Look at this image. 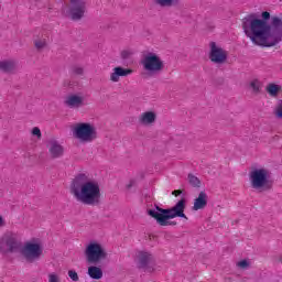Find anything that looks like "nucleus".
<instances>
[{
    "mask_svg": "<svg viewBox=\"0 0 282 282\" xmlns=\"http://www.w3.org/2000/svg\"><path fill=\"white\" fill-rule=\"evenodd\" d=\"M242 30L253 45L274 47L282 41V18L269 11H263L261 17L250 13L242 19Z\"/></svg>",
    "mask_w": 282,
    "mask_h": 282,
    "instance_id": "1",
    "label": "nucleus"
},
{
    "mask_svg": "<svg viewBox=\"0 0 282 282\" xmlns=\"http://www.w3.org/2000/svg\"><path fill=\"white\" fill-rule=\"evenodd\" d=\"M70 193L86 206H98L100 204V184L90 181L87 174L79 173L70 183Z\"/></svg>",
    "mask_w": 282,
    "mask_h": 282,
    "instance_id": "2",
    "label": "nucleus"
},
{
    "mask_svg": "<svg viewBox=\"0 0 282 282\" xmlns=\"http://www.w3.org/2000/svg\"><path fill=\"white\" fill-rule=\"evenodd\" d=\"M186 210V198L182 197L173 207L162 208L160 205H154V208L148 209L149 217L155 219L159 226H177V221L171 220L180 217L188 220L184 212Z\"/></svg>",
    "mask_w": 282,
    "mask_h": 282,
    "instance_id": "3",
    "label": "nucleus"
},
{
    "mask_svg": "<svg viewBox=\"0 0 282 282\" xmlns=\"http://www.w3.org/2000/svg\"><path fill=\"white\" fill-rule=\"evenodd\" d=\"M249 180L251 187L260 193L263 191H270L272 188V181L270 180V171L263 167H254L249 173Z\"/></svg>",
    "mask_w": 282,
    "mask_h": 282,
    "instance_id": "4",
    "label": "nucleus"
},
{
    "mask_svg": "<svg viewBox=\"0 0 282 282\" xmlns=\"http://www.w3.org/2000/svg\"><path fill=\"white\" fill-rule=\"evenodd\" d=\"M21 254L25 259L26 263H34L40 261L43 256V243L36 238L26 241L21 249Z\"/></svg>",
    "mask_w": 282,
    "mask_h": 282,
    "instance_id": "5",
    "label": "nucleus"
},
{
    "mask_svg": "<svg viewBox=\"0 0 282 282\" xmlns=\"http://www.w3.org/2000/svg\"><path fill=\"white\" fill-rule=\"evenodd\" d=\"M74 138L79 142H94L98 138V131L89 122H79L73 127Z\"/></svg>",
    "mask_w": 282,
    "mask_h": 282,
    "instance_id": "6",
    "label": "nucleus"
},
{
    "mask_svg": "<svg viewBox=\"0 0 282 282\" xmlns=\"http://www.w3.org/2000/svg\"><path fill=\"white\" fill-rule=\"evenodd\" d=\"M85 256L87 263L91 265H98L102 260L107 259V251L102 248V245L91 241L85 249Z\"/></svg>",
    "mask_w": 282,
    "mask_h": 282,
    "instance_id": "7",
    "label": "nucleus"
},
{
    "mask_svg": "<svg viewBox=\"0 0 282 282\" xmlns=\"http://www.w3.org/2000/svg\"><path fill=\"white\" fill-rule=\"evenodd\" d=\"M142 65L149 76H158L164 72V62L155 53H148L142 59Z\"/></svg>",
    "mask_w": 282,
    "mask_h": 282,
    "instance_id": "8",
    "label": "nucleus"
},
{
    "mask_svg": "<svg viewBox=\"0 0 282 282\" xmlns=\"http://www.w3.org/2000/svg\"><path fill=\"white\" fill-rule=\"evenodd\" d=\"M21 248V242L17 235L14 234H6L0 238V252L2 254H10L12 252H17Z\"/></svg>",
    "mask_w": 282,
    "mask_h": 282,
    "instance_id": "9",
    "label": "nucleus"
},
{
    "mask_svg": "<svg viewBox=\"0 0 282 282\" xmlns=\"http://www.w3.org/2000/svg\"><path fill=\"white\" fill-rule=\"evenodd\" d=\"M87 10L86 0H70V7L68 9V14L72 21H80L85 17V11Z\"/></svg>",
    "mask_w": 282,
    "mask_h": 282,
    "instance_id": "10",
    "label": "nucleus"
},
{
    "mask_svg": "<svg viewBox=\"0 0 282 282\" xmlns=\"http://www.w3.org/2000/svg\"><path fill=\"white\" fill-rule=\"evenodd\" d=\"M209 61H212V63H215L216 65H224V63L228 61V53L224 48L217 46L216 42H210Z\"/></svg>",
    "mask_w": 282,
    "mask_h": 282,
    "instance_id": "11",
    "label": "nucleus"
},
{
    "mask_svg": "<svg viewBox=\"0 0 282 282\" xmlns=\"http://www.w3.org/2000/svg\"><path fill=\"white\" fill-rule=\"evenodd\" d=\"M138 265L137 268L139 270H145L148 272H153V268H151V264L155 263V257L152 256L149 251H139L138 254Z\"/></svg>",
    "mask_w": 282,
    "mask_h": 282,
    "instance_id": "12",
    "label": "nucleus"
},
{
    "mask_svg": "<svg viewBox=\"0 0 282 282\" xmlns=\"http://www.w3.org/2000/svg\"><path fill=\"white\" fill-rule=\"evenodd\" d=\"M47 149H48V153H51L52 160L63 158L65 153V148H63V145H61V143H58L56 139H52L48 141Z\"/></svg>",
    "mask_w": 282,
    "mask_h": 282,
    "instance_id": "13",
    "label": "nucleus"
},
{
    "mask_svg": "<svg viewBox=\"0 0 282 282\" xmlns=\"http://www.w3.org/2000/svg\"><path fill=\"white\" fill-rule=\"evenodd\" d=\"M129 74H133V69L117 66L113 68V73H111L110 75V80L112 83H118L120 80V76L124 77V76H129Z\"/></svg>",
    "mask_w": 282,
    "mask_h": 282,
    "instance_id": "14",
    "label": "nucleus"
},
{
    "mask_svg": "<svg viewBox=\"0 0 282 282\" xmlns=\"http://www.w3.org/2000/svg\"><path fill=\"white\" fill-rule=\"evenodd\" d=\"M208 206V195L205 191L198 194V197L194 199L193 210H204V207Z\"/></svg>",
    "mask_w": 282,
    "mask_h": 282,
    "instance_id": "15",
    "label": "nucleus"
},
{
    "mask_svg": "<svg viewBox=\"0 0 282 282\" xmlns=\"http://www.w3.org/2000/svg\"><path fill=\"white\" fill-rule=\"evenodd\" d=\"M158 120V115L154 111L143 112L139 119L141 124H153Z\"/></svg>",
    "mask_w": 282,
    "mask_h": 282,
    "instance_id": "16",
    "label": "nucleus"
},
{
    "mask_svg": "<svg viewBox=\"0 0 282 282\" xmlns=\"http://www.w3.org/2000/svg\"><path fill=\"white\" fill-rule=\"evenodd\" d=\"M87 274L88 276H90V279H94L95 281H100V279L102 278V269L100 267L90 265L88 267Z\"/></svg>",
    "mask_w": 282,
    "mask_h": 282,
    "instance_id": "17",
    "label": "nucleus"
},
{
    "mask_svg": "<svg viewBox=\"0 0 282 282\" xmlns=\"http://www.w3.org/2000/svg\"><path fill=\"white\" fill-rule=\"evenodd\" d=\"M17 68V63L13 61H0V70L4 74H10Z\"/></svg>",
    "mask_w": 282,
    "mask_h": 282,
    "instance_id": "18",
    "label": "nucleus"
},
{
    "mask_svg": "<svg viewBox=\"0 0 282 282\" xmlns=\"http://www.w3.org/2000/svg\"><path fill=\"white\" fill-rule=\"evenodd\" d=\"M65 105H67V107H70V108L80 107V105H83V97L78 95H70L65 101Z\"/></svg>",
    "mask_w": 282,
    "mask_h": 282,
    "instance_id": "19",
    "label": "nucleus"
},
{
    "mask_svg": "<svg viewBox=\"0 0 282 282\" xmlns=\"http://www.w3.org/2000/svg\"><path fill=\"white\" fill-rule=\"evenodd\" d=\"M265 89L269 96H272V98H276V96H279V93L282 90V87L281 85L269 84Z\"/></svg>",
    "mask_w": 282,
    "mask_h": 282,
    "instance_id": "20",
    "label": "nucleus"
},
{
    "mask_svg": "<svg viewBox=\"0 0 282 282\" xmlns=\"http://www.w3.org/2000/svg\"><path fill=\"white\" fill-rule=\"evenodd\" d=\"M161 8H173L180 3V0H153Z\"/></svg>",
    "mask_w": 282,
    "mask_h": 282,
    "instance_id": "21",
    "label": "nucleus"
},
{
    "mask_svg": "<svg viewBox=\"0 0 282 282\" xmlns=\"http://www.w3.org/2000/svg\"><path fill=\"white\" fill-rule=\"evenodd\" d=\"M188 183L193 186V188H200L202 186V181L199 177L195 176L194 174H188L187 175Z\"/></svg>",
    "mask_w": 282,
    "mask_h": 282,
    "instance_id": "22",
    "label": "nucleus"
},
{
    "mask_svg": "<svg viewBox=\"0 0 282 282\" xmlns=\"http://www.w3.org/2000/svg\"><path fill=\"white\" fill-rule=\"evenodd\" d=\"M249 86L251 87L253 94H261V82H259V79H253Z\"/></svg>",
    "mask_w": 282,
    "mask_h": 282,
    "instance_id": "23",
    "label": "nucleus"
},
{
    "mask_svg": "<svg viewBox=\"0 0 282 282\" xmlns=\"http://www.w3.org/2000/svg\"><path fill=\"white\" fill-rule=\"evenodd\" d=\"M238 268H240V270H248V268H250V261L242 259L239 262H237Z\"/></svg>",
    "mask_w": 282,
    "mask_h": 282,
    "instance_id": "24",
    "label": "nucleus"
},
{
    "mask_svg": "<svg viewBox=\"0 0 282 282\" xmlns=\"http://www.w3.org/2000/svg\"><path fill=\"white\" fill-rule=\"evenodd\" d=\"M131 56H133V52H131L129 50L121 51L122 61H127V59L131 58Z\"/></svg>",
    "mask_w": 282,
    "mask_h": 282,
    "instance_id": "25",
    "label": "nucleus"
},
{
    "mask_svg": "<svg viewBox=\"0 0 282 282\" xmlns=\"http://www.w3.org/2000/svg\"><path fill=\"white\" fill-rule=\"evenodd\" d=\"M72 72L75 74V76H83V74H85V69L78 66H73Z\"/></svg>",
    "mask_w": 282,
    "mask_h": 282,
    "instance_id": "26",
    "label": "nucleus"
},
{
    "mask_svg": "<svg viewBox=\"0 0 282 282\" xmlns=\"http://www.w3.org/2000/svg\"><path fill=\"white\" fill-rule=\"evenodd\" d=\"M275 118L282 119V100L280 99L275 108Z\"/></svg>",
    "mask_w": 282,
    "mask_h": 282,
    "instance_id": "27",
    "label": "nucleus"
},
{
    "mask_svg": "<svg viewBox=\"0 0 282 282\" xmlns=\"http://www.w3.org/2000/svg\"><path fill=\"white\" fill-rule=\"evenodd\" d=\"M32 135H34L35 138H37V140H41L42 138V133H41V129L39 127H34L31 131Z\"/></svg>",
    "mask_w": 282,
    "mask_h": 282,
    "instance_id": "28",
    "label": "nucleus"
},
{
    "mask_svg": "<svg viewBox=\"0 0 282 282\" xmlns=\"http://www.w3.org/2000/svg\"><path fill=\"white\" fill-rule=\"evenodd\" d=\"M68 276L72 279V281H78V273L75 270H69Z\"/></svg>",
    "mask_w": 282,
    "mask_h": 282,
    "instance_id": "29",
    "label": "nucleus"
},
{
    "mask_svg": "<svg viewBox=\"0 0 282 282\" xmlns=\"http://www.w3.org/2000/svg\"><path fill=\"white\" fill-rule=\"evenodd\" d=\"M45 45H47V43H45L43 41H35L36 50H43V47H45Z\"/></svg>",
    "mask_w": 282,
    "mask_h": 282,
    "instance_id": "30",
    "label": "nucleus"
},
{
    "mask_svg": "<svg viewBox=\"0 0 282 282\" xmlns=\"http://www.w3.org/2000/svg\"><path fill=\"white\" fill-rule=\"evenodd\" d=\"M58 275H56L55 273H51L48 274V282H58Z\"/></svg>",
    "mask_w": 282,
    "mask_h": 282,
    "instance_id": "31",
    "label": "nucleus"
},
{
    "mask_svg": "<svg viewBox=\"0 0 282 282\" xmlns=\"http://www.w3.org/2000/svg\"><path fill=\"white\" fill-rule=\"evenodd\" d=\"M182 193H184V191H182V189H174L172 192V195H174V197H180V195H182Z\"/></svg>",
    "mask_w": 282,
    "mask_h": 282,
    "instance_id": "32",
    "label": "nucleus"
},
{
    "mask_svg": "<svg viewBox=\"0 0 282 282\" xmlns=\"http://www.w3.org/2000/svg\"><path fill=\"white\" fill-rule=\"evenodd\" d=\"M135 184V180H130L129 184L127 185V188H133V185Z\"/></svg>",
    "mask_w": 282,
    "mask_h": 282,
    "instance_id": "33",
    "label": "nucleus"
},
{
    "mask_svg": "<svg viewBox=\"0 0 282 282\" xmlns=\"http://www.w3.org/2000/svg\"><path fill=\"white\" fill-rule=\"evenodd\" d=\"M1 226H6V220H3V216L0 215V228Z\"/></svg>",
    "mask_w": 282,
    "mask_h": 282,
    "instance_id": "34",
    "label": "nucleus"
}]
</instances>
